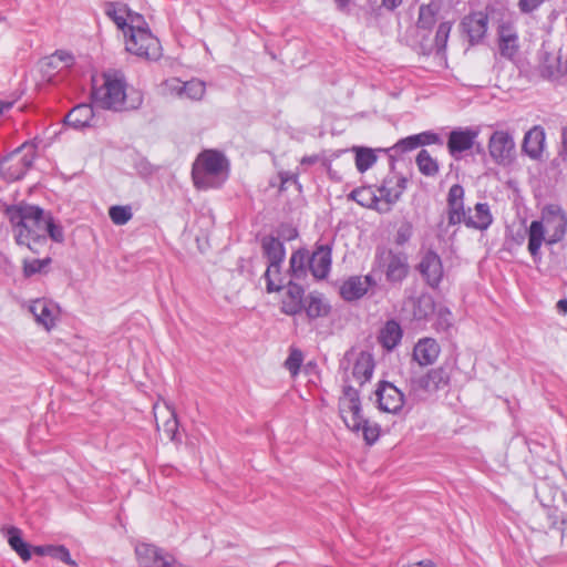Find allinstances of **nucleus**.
<instances>
[{
    "mask_svg": "<svg viewBox=\"0 0 567 567\" xmlns=\"http://www.w3.org/2000/svg\"><path fill=\"white\" fill-rule=\"evenodd\" d=\"M104 12L115 23L117 29L122 31L123 37L130 31L133 19L135 20L136 16H141L122 2H107Z\"/></svg>",
    "mask_w": 567,
    "mask_h": 567,
    "instance_id": "aec40b11",
    "label": "nucleus"
},
{
    "mask_svg": "<svg viewBox=\"0 0 567 567\" xmlns=\"http://www.w3.org/2000/svg\"><path fill=\"white\" fill-rule=\"evenodd\" d=\"M2 535L12 550H14L23 561L31 559V546L23 540L22 530L16 526H3L1 528Z\"/></svg>",
    "mask_w": 567,
    "mask_h": 567,
    "instance_id": "a878e982",
    "label": "nucleus"
},
{
    "mask_svg": "<svg viewBox=\"0 0 567 567\" xmlns=\"http://www.w3.org/2000/svg\"><path fill=\"white\" fill-rule=\"evenodd\" d=\"M449 224L457 225L464 223L466 210L464 209V188L455 184L447 194Z\"/></svg>",
    "mask_w": 567,
    "mask_h": 567,
    "instance_id": "b1692460",
    "label": "nucleus"
},
{
    "mask_svg": "<svg viewBox=\"0 0 567 567\" xmlns=\"http://www.w3.org/2000/svg\"><path fill=\"white\" fill-rule=\"evenodd\" d=\"M557 307L560 311L567 312V299L559 300Z\"/></svg>",
    "mask_w": 567,
    "mask_h": 567,
    "instance_id": "0e129e2a",
    "label": "nucleus"
},
{
    "mask_svg": "<svg viewBox=\"0 0 567 567\" xmlns=\"http://www.w3.org/2000/svg\"><path fill=\"white\" fill-rule=\"evenodd\" d=\"M261 247L265 256L269 261L267 270L264 275L266 279V290L267 292L279 291L281 290V281L279 280V284H277L272 279V274L278 272V268L285 259L284 244L274 236H267L262 239Z\"/></svg>",
    "mask_w": 567,
    "mask_h": 567,
    "instance_id": "9d476101",
    "label": "nucleus"
},
{
    "mask_svg": "<svg viewBox=\"0 0 567 567\" xmlns=\"http://www.w3.org/2000/svg\"><path fill=\"white\" fill-rule=\"evenodd\" d=\"M7 214L17 244L28 247L34 254H40L47 245L48 236L55 243L64 239L62 227L38 206L16 205L9 207Z\"/></svg>",
    "mask_w": 567,
    "mask_h": 567,
    "instance_id": "f257e3e1",
    "label": "nucleus"
},
{
    "mask_svg": "<svg viewBox=\"0 0 567 567\" xmlns=\"http://www.w3.org/2000/svg\"><path fill=\"white\" fill-rule=\"evenodd\" d=\"M109 216L113 224L123 226L132 219L133 213L131 206L114 205L110 207Z\"/></svg>",
    "mask_w": 567,
    "mask_h": 567,
    "instance_id": "58836bf2",
    "label": "nucleus"
},
{
    "mask_svg": "<svg viewBox=\"0 0 567 567\" xmlns=\"http://www.w3.org/2000/svg\"><path fill=\"white\" fill-rule=\"evenodd\" d=\"M441 348L433 338L420 339L413 349V360L421 367L433 364L439 358Z\"/></svg>",
    "mask_w": 567,
    "mask_h": 567,
    "instance_id": "393cba45",
    "label": "nucleus"
},
{
    "mask_svg": "<svg viewBox=\"0 0 567 567\" xmlns=\"http://www.w3.org/2000/svg\"><path fill=\"white\" fill-rule=\"evenodd\" d=\"M319 254V243L315 244L312 254L307 249H299L295 251L290 258V270L293 279L306 278L308 272L313 278V281L319 280V268L315 266L316 257Z\"/></svg>",
    "mask_w": 567,
    "mask_h": 567,
    "instance_id": "f8f14e48",
    "label": "nucleus"
},
{
    "mask_svg": "<svg viewBox=\"0 0 567 567\" xmlns=\"http://www.w3.org/2000/svg\"><path fill=\"white\" fill-rule=\"evenodd\" d=\"M383 2V6L386 7L388 9H395L396 7H399L402 2V0H382Z\"/></svg>",
    "mask_w": 567,
    "mask_h": 567,
    "instance_id": "052dcab7",
    "label": "nucleus"
},
{
    "mask_svg": "<svg viewBox=\"0 0 567 567\" xmlns=\"http://www.w3.org/2000/svg\"><path fill=\"white\" fill-rule=\"evenodd\" d=\"M37 324L43 327L47 331L53 329L60 319V307L52 300L39 298L32 300L29 306Z\"/></svg>",
    "mask_w": 567,
    "mask_h": 567,
    "instance_id": "4468645a",
    "label": "nucleus"
},
{
    "mask_svg": "<svg viewBox=\"0 0 567 567\" xmlns=\"http://www.w3.org/2000/svg\"><path fill=\"white\" fill-rule=\"evenodd\" d=\"M50 262H51V258L24 260L23 261V275L25 277H31L35 274H39Z\"/></svg>",
    "mask_w": 567,
    "mask_h": 567,
    "instance_id": "37998d69",
    "label": "nucleus"
},
{
    "mask_svg": "<svg viewBox=\"0 0 567 567\" xmlns=\"http://www.w3.org/2000/svg\"><path fill=\"white\" fill-rule=\"evenodd\" d=\"M286 240H291L297 237V230L292 227H285L280 234Z\"/></svg>",
    "mask_w": 567,
    "mask_h": 567,
    "instance_id": "bf43d9fd",
    "label": "nucleus"
},
{
    "mask_svg": "<svg viewBox=\"0 0 567 567\" xmlns=\"http://www.w3.org/2000/svg\"><path fill=\"white\" fill-rule=\"evenodd\" d=\"M379 409L388 413H398L404 404V394L394 384L381 382L375 391Z\"/></svg>",
    "mask_w": 567,
    "mask_h": 567,
    "instance_id": "f3484780",
    "label": "nucleus"
},
{
    "mask_svg": "<svg viewBox=\"0 0 567 567\" xmlns=\"http://www.w3.org/2000/svg\"><path fill=\"white\" fill-rule=\"evenodd\" d=\"M416 136L419 138L417 140L419 146L440 143V137L435 133L423 132V133L416 134Z\"/></svg>",
    "mask_w": 567,
    "mask_h": 567,
    "instance_id": "603ef678",
    "label": "nucleus"
},
{
    "mask_svg": "<svg viewBox=\"0 0 567 567\" xmlns=\"http://www.w3.org/2000/svg\"><path fill=\"white\" fill-rule=\"evenodd\" d=\"M35 158V146L23 143L0 161V177L14 182L24 176Z\"/></svg>",
    "mask_w": 567,
    "mask_h": 567,
    "instance_id": "0eeeda50",
    "label": "nucleus"
},
{
    "mask_svg": "<svg viewBox=\"0 0 567 567\" xmlns=\"http://www.w3.org/2000/svg\"><path fill=\"white\" fill-rule=\"evenodd\" d=\"M478 136V131L474 128H457L450 133L447 148L450 154L458 158V156L471 150Z\"/></svg>",
    "mask_w": 567,
    "mask_h": 567,
    "instance_id": "6ab92c4d",
    "label": "nucleus"
},
{
    "mask_svg": "<svg viewBox=\"0 0 567 567\" xmlns=\"http://www.w3.org/2000/svg\"><path fill=\"white\" fill-rule=\"evenodd\" d=\"M339 8L343 9L347 7L350 0H334Z\"/></svg>",
    "mask_w": 567,
    "mask_h": 567,
    "instance_id": "338daca9",
    "label": "nucleus"
},
{
    "mask_svg": "<svg viewBox=\"0 0 567 567\" xmlns=\"http://www.w3.org/2000/svg\"><path fill=\"white\" fill-rule=\"evenodd\" d=\"M350 197L359 205L379 212L377 189H373L372 187H359L351 192Z\"/></svg>",
    "mask_w": 567,
    "mask_h": 567,
    "instance_id": "72a5a7b5",
    "label": "nucleus"
},
{
    "mask_svg": "<svg viewBox=\"0 0 567 567\" xmlns=\"http://www.w3.org/2000/svg\"><path fill=\"white\" fill-rule=\"evenodd\" d=\"M487 148L492 159L499 165H508L515 157L516 144L513 131L497 127L491 134Z\"/></svg>",
    "mask_w": 567,
    "mask_h": 567,
    "instance_id": "1a4fd4ad",
    "label": "nucleus"
},
{
    "mask_svg": "<svg viewBox=\"0 0 567 567\" xmlns=\"http://www.w3.org/2000/svg\"><path fill=\"white\" fill-rule=\"evenodd\" d=\"M303 292L305 290L300 285L290 281L281 302L282 312L290 316L299 313L303 308Z\"/></svg>",
    "mask_w": 567,
    "mask_h": 567,
    "instance_id": "c85d7f7f",
    "label": "nucleus"
},
{
    "mask_svg": "<svg viewBox=\"0 0 567 567\" xmlns=\"http://www.w3.org/2000/svg\"><path fill=\"white\" fill-rule=\"evenodd\" d=\"M544 0H519V8L524 12L535 10Z\"/></svg>",
    "mask_w": 567,
    "mask_h": 567,
    "instance_id": "5fc2aeb1",
    "label": "nucleus"
},
{
    "mask_svg": "<svg viewBox=\"0 0 567 567\" xmlns=\"http://www.w3.org/2000/svg\"><path fill=\"white\" fill-rule=\"evenodd\" d=\"M499 52L504 58L509 60H513L518 53V38L511 28H501Z\"/></svg>",
    "mask_w": 567,
    "mask_h": 567,
    "instance_id": "2f4dec72",
    "label": "nucleus"
},
{
    "mask_svg": "<svg viewBox=\"0 0 567 567\" xmlns=\"http://www.w3.org/2000/svg\"><path fill=\"white\" fill-rule=\"evenodd\" d=\"M493 223L489 206L486 203H477L473 209H468L464 219L467 227L485 230Z\"/></svg>",
    "mask_w": 567,
    "mask_h": 567,
    "instance_id": "cd10ccee",
    "label": "nucleus"
},
{
    "mask_svg": "<svg viewBox=\"0 0 567 567\" xmlns=\"http://www.w3.org/2000/svg\"><path fill=\"white\" fill-rule=\"evenodd\" d=\"M559 154L564 161H567V124L561 130V148Z\"/></svg>",
    "mask_w": 567,
    "mask_h": 567,
    "instance_id": "4d7b16f0",
    "label": "nucleus"
},
{
    "mask_svg": "<svg viewBox=\"0 0 567 567\" xmlns=\"http://www.w3.org/2000/svg\"><path fill=\"white\" fill-rule=\"evenodd\" d=\"M331 264V249L329 246L321 245V279L324 278Z\"/></svg>",
    "mask_w": 567,
    "mask_h": 567,
    "instance_id": "3c124183",
    "label": "nucleus"
},
{
    "mask_svg": "<svg viewBox=\"0 0 567 567\" xmlns=\"http://www.w3.org/2000/svg\"><path fill=\"white\" fill-rule=\"evenodd\" d=\"M178 421L174 412H169V417L163 424V431L171 441H176Z\"/></svg>",
    "mask_w": 567,
    "mask_h": 567,
    "instance_id": "49530a36",
    "label": "nucleus"
},
{
    "mask_svg": "<svg viewBox=\"0 0 567 567\" xmlns=\"http://www.w3.org/2000/svg\"><path fill=\"white\" fill-rule=\"evenodd\" d=\"M50 557L63 561L69 566H76V563L71 557L70 550L63 545H52Z\"/></svg>",
    "mask_w": 567,
    "mask_h": 567,
    "instance_id": "c03bdc74",
    "label": "nucleus"
},
{
    "mask_svg": "<svg viewBox=\"0 0 567 567\" xmlns=\"http://www.w3.org/2000/svg\"><path fill=\"white\" fill-rule=\"evenodd\" d=\"M545 146V130L536 125L526 132L522 148L530 158H539Z\"/></svg>",
    "mask_w": 567,
    "mask_h": 567,
    "instance_id": "bb28decb",
    "label": "nucleus"
},
{
    "mask_svg": "<svg viewBox=\"0 0 567 567\" xmlns=\"http://www.w3.org/2000/svg\"><path fill=\"white\" fill-rule=\"evenodd\" d=\"M316 369V363L312 362V361H309L305 367H303V372L306 374H311L313 372V370Z\"/></svg>",
    "mask_w": 567,
    "mask_h": 567,
    "instance_id": "680f3d73",
    "label": "nucleus"
},
{
    "mask_svg": "<svg viewBox=\"0 0 567 567\" xmlns=\"http://www.w3.org/2000/svg\"><path fill=\"white\" fill-rule=\"evenodd\" d=\"M374 285L375 280L370 275L352 276L342 284L340 293L344 300H357L363 297Z\"/></svg>",
    "mask_w": 567,
    "mask_h": 567,
    "instance_id": "412c9836",
    "label": "nucleus"
},
{
    "mask_svg": "<svg viewBox=\"0 0 567 567\" xmlns=\"http://www.w3.org/2000/svg\"><path fill=\"white\" fill-rule=\"evenodd\" d=\"M93 104L103 110L124 112L137 110L143 103L140 91H127V83L121 71L103 72L100 79H93Z\"/></svg>",
    "mask_w": 567,
    "mask_h": 567,
    "instance_id": "f03ea898",
    "label": "nucleus"
},
{
    "mask_svg": "<svg viewBox=\"0 0 567 567\" xmlns=\"http://www.w3.org/2000/svg\"><path fill=\"white\" fill-rule=\"evenodd\" d=\"M405 182V178L398 176H389L383 181L382 185L377 188L379 213H388L391 210L393 204H395L403 194Z\"/></svg>",
    "mask_w": 567,
    "mask_h": 567,
    "instance_id": "2eb2a0df",
    "label": "nucleus"
},
{
    "mask_svg": "<svg viewBox=\"0 0 567 567\" xmlns=\"http://www.w3.org/2000/svg\"><path fill=\"white\" fill-rule=\"evenodd\" d=\"M309 318L316 319L319 317V299L311 297V301L306 309Z\"/></svg>",
    "mask_w": 567,
    "mask_h": 567,
    "instance_id": "6e6d98bb",
    "label": "nucleus"
},
{
    "mask_svg": "<svg viewBox=\"0 0 567 567\" xmlns=\"http://www.w3.org/2000/svg\"><path fill=\"white\" fill-rule=\"evenodd\" d=\"M417 140L419 138H417L416 134L415 135H411V136H408L405 138L400 140L395 144L394 147L398 151H401V152L412 151V150L419 147V141Z\"/></svg>",
    "mask_w": 567,
    "mask_h": 567,
    "instance_id": "de8ad7c7",
    "label": "nucleus"
},
{
    "mask_svg": "<svg viewBox=\"0 0 567 567\" xmlns=\"http://www.w3.org/2000/svg\"><path fill=\"white\" fill-rule=\"evenodd\" d=\"M410 394L415 396H421L422 393H431L434 392L432 389V384L430 383V379H427V373L414 377L409 382Z\"/></svg>",
    "mask_w": 567,
    "mask_h": 567,
    "instance_id": "a19ab883",
    "label": "nucleus"
},
{
    "mask_svg": "<svg viewBox=\"0 0 567 567\" xmlns=\"http://www.w3.org/2000/svg\"><path fill=\"white\" fill-rule=\"evenodd\" d=\"M341 365L346 372L347 381L363 385L372 378L374 359L368 351L352 349L346 353Z\"/></svg>",
    "mask_w": 567,
    "mask_h": 567,
    "instance_id": "6e6552de",
    "label": "nucleus"
},
{
    "mask_svg": "<svg viewBox=\"0 0 567 567\" xmlns=\"http://www.w3.org/2000/svg\"><path fill=\"white\" fill-rule=\"evenodd\" d=\"M279 176H280V181H281V184H280L281 190L287 189L290 184H297L296 176L292 173L281 172L279 174Z\"/></svg>",
    "mask_w": 567,
    "mask_h": 567,
    "instance_id": "864d4df0",
    "label": "nucleus"
},
{
    "mask_svg": "<svg viewBox=\"0 0 567 567\" xmlns=\"http://www.w3.org/2000/svg\"><path fill=\"white\" fill-rule=\"evenodd\" d=\"M452 326V313L449 309H439L437 311V327L442 330H446Z\"/></svg>",
    "mask_w": 567,
    "mask_h": 567,
    "instance_id": "09e8293b",
    "label": "nucleus"
},
{
    "mask_svg": "<svg viewBox=\"0 0 567 567\" xmlns=\"http://www.w3.org/2000/svg\"><path fill=\"white\" fill-rule=\"evenodd\" d=\"M434 300L429 295H422L417 299L413 300V317L417 320L425 319L434 312Z\"/></svg>",
    "mask_w": 567,
    "mask_h": 567,
    "instance_id": "e433bc0d",
    "label": "nucleus"
},
{
    "mask_svg": "<svg viewBox=\"0 0 567 567\" xmlns=\"http://www.w3.org/2000/svg\"><path fill=\"white\" fill-rule=\"evenodd\" d=\"M539 72L545 79H559L567 73V62L561 60L559 52H544L540 55Z\"/></svg>",
    "mask_w": 567,
    "mask_h": 567,
    "instance_id": "5701e85b",
    "label": "nucleus"
},
{
    "mask_svg": "<svg viewBox=\"0 0 567 567\" xmlns=\"http://www.w3.org/2000/svg\"><path fill=\"white\" fill-rule=\"evenodd\" d=\"M166 86L171 93L192 101L202 100L206 91L205 82L198 79H192L187 82H183L178 79H172L166 82Z\"/></svg>",
    "mask_w": 567,
    "mask_h": 567,
    "instance_id": "a211bd4d",
    "label": "nucleus"
},
{
    "mask_svg": "<svg viewBox=\"0 0 567 567\" xmlns=\"http://www.w3.org/2000/svg\"><path fill=\"white\" fill-rule=\"evenodd\" d=\"M94 117L93 106L90 104H79L74 106L65 116V124L81 130L92 125Z\"/></svg>",
    "mask_w": 567,
    "mask_h": 567,
    "instance_id": "7c9ffc66",
    "label": "nucleus"
},
{
    "mask_svg": "<svg viewBox=\"0 0 567 567\" xmlns=\"http://www.w3.org/2000/svg\"><path fill=\"white\" fill-rule=\"evenodd\" d=\"M12 107V103H7V104H1L0 103V114L4 111V110H9Z\"/></svg>",
    "mask_w": 567,
    "mask_h": 567,
    "instance_id": "774afa93",
    "label": "nucleus"
},
{
    "mask_svg": "<svg viewBox=\"0 0 567 567\" xmlns=\"http://www.w3.org/2000/svg\"><path fill=\"white\" fill-rule=\"evenodd\" d=\"M416 165L419 171L426 176H434L439 172V164L432 157L429 151L421 150L416 155Z\"/></svg>",
    "mask_w": 567,
    "mask_h": 567,
    "instance_id": "c9c22d12",
    "label": "nucleus"
},
{
    "mask_svg": "<svg viewBox=\"0 0 567 567\" xmlns=\"http://www.w3.org/2000/svg\"><path fill=\"white\" fill-rule=\"evenodd\" d=\"M303 354L298 348L291 347L288 358L284 362V367L289 371L292 378H296L301 370Z\"/></svg>",
    "mask_w": 567,
    "mask_h": 567,
    "instance_id": "4c0bfd02",
    "label": "nucleus"
},
{
    "mask_svg": "<svg viewBox=\"0 0 567 567\" xmlns=\"http://www.w3.org/2000/svg\"><path fill=\"white\" fill-rule=\"evenodd\" d=\"M401 339L402 329L394 320L388 321L379 334V341L386 350L394 349L400 343Z\"/></svg>",
    "mask_w": 567,
    "mask_h": 567,
    "instance_id": "473e14b6",
    "label": "nucleus"
},
{
    "mask_svg": "<svg viewBox=\"0 0 567 567\" xmlns=\"http://www.w3.org/2000/svg\"><path fill=\"white\" fill-rule=\"evenodd\" d=\"M427 379H430V383L432 384V389L437 391L447 385L450 381V377L445 369L436 368L432 369L427 372Z\"/></svg>",
    "mask_w": 567,
    "mask_h": 567,
    "instance_id": "79ce46f5",
    "label": "nucleus"
},
{
    "mask_svg": "<svg viewBox=\"0 0 567 567\" xmlns=\"http://www.w3.org/2000/svg\"><path fill=\"white\" fill-rule=\"evenodd\" d=\"M125 50L146 60H158L162 55L159 40L152 33L143 16L133 19L130 31L124 35Z\"/></svg>",
    "mask_w": 567,
    "mask_h": 567,
    "instance_id": "423d86ee",
    "label": "nucleus"
},
{
    "mask_svg": "<svg viewBox=\"0 0 567 567\" xmlns=\"http://www.w3.org/2000/svg\"><path fill=\"white\" fill-rule=\"evenodd\" d=\"M452 25L450 22L440 23L435 34V47L437 51L445 49Z\"/></svg>",
    "mask_w": 567,
    "mask_h": 567,
    "instance_id": "a18cd8bd",
    "label": "nucleus"
},
{
    "mask_svg": "<svg viewBox=\"0 0 567 567\" xmlns=\"http://www.w3.org/2000/svg\"><path fill=\"white\" fill-rule=\"evenodd\" d=\"M339 413L348 429L354 432L362 431L368 444H373L379 439V426L364 417L359 391L350 384L343 386L339 399Z\"/></svg>",
    "mask_w": 567,
    "mask_h": 567,
    "instance_id": "39448f33",
    "label": "nucleus"
},
{
    "mask_svg": "<svg viewBox=\"0 0 567 567\" xmlns=\"http://www.w3.org/2000/svg\"><path fill=\"white\" fill-rule=\"evenodd\" d=\"M437 7L433 3L421 6L417 25L422 29H431L436 21Z\"/></svg>",
    "mask_w": 567,
    "mask_h": 567,
    "instance_id": "ea45409f",
    "label": "nucleus"
},
{
    "mask_svg": "<svg viewBox=\"0 0 567 567\" xmlns=\"http://www.w3.org/2000/svg\"><path fill=\"white\" fill-rule=\"evenodd\" d=\"M377 261L390 282H401L409 274L408 256L404 252L382 249L377 252Z\"/></svg>",
    "mask_w": 567,
    "mask_h": 567,
    "instance_id": "9b49d317",
    "label": "nucleus"
},
{
    "mask_svg": "<svg viewBox=\"0 0 567 567\" xmlns=\"http://www.w3.org/2000/svg\"><path fill=\"white\" fill-rule=\"evenodd\" d=\"M487 22V14L480 11L465 17L462 24L465 32L468 34L470 40L472 42H476L486 33Z\"/></svg>",
    "mask_w": 567,
    "mask_h": 567,
    "instance_id": "c756f323",
    "label": "nucleus"
},
{
    "mask_svg": "<svg viewBox=\"0 0 567 567\" xmlns=\"http://www.w3.org/2000/svg\"><path fill=\"white\" fill-rule=\"evenodd\" d=\"M419 270L431 287H436L443 277V266L440 256L427 251L419 264Z\"/></svg>",
    "mask_w": 567,
    "mask_h": 567,
    "instance_id": "4be33fe9",
    "label": "nucleus"
},
{
    "mask_svg": "<svg viewBox=\"0 0 567 567\" xmlns=\"http://www.w3.org/2000/svg\"><path fill=\"white\" fill-rule=\"evenodd\" d=\"M73 60L74 59L72 54L65 51H56L52 55L44 58L40 62L41 81L39 82V85L44 83H55V78L59 75V73L63 69L72 65Z\"/></svg>",
    "mask_w": 567,
    "mask_h": 567,
    "instance_id": "dca6fc26",
    "label": "nucleus"
},
{
    "mask_svg": "<svg viewBox=\"0 0 567 567\" xmlns=\"http://www.w3.org/2000/svg\"><path fill=\"white\" fill-rule=\"evenodd\" d=\"M318 159L317 155H313V156H306L301 159V165H306V164H313L316 163Z\"/></svg>",
    "mask_w": 567,
    "mask_h": 567,
    "instance_id": "e2e57ef3",
    "label": "nucleus"
},
{
    "mask_svg": "<svg viewBox=\"0 0 567 567\" xmlns=\"http://www.w3.org/2000/svg\"><path fill=\"white\" fill-rule=\"evenodd\" d=\"M135 554L141 567H182L172 555L151 544L136 545Z\"/></svg>",
    "mask_w": 567,
    "mask_h": 567,
    "instance_id": "ddd939ff",
    "label": "nucleus"
},
{
    "mask_svg": "<svg viewBox=\"0 0 567 567\" xmlns=\"http://www.w3.org/2000/svg\"><path fill=\"white\" fill-rule=\"evenodd\" d=\"M567 229V217L558 205H547L542 210V218L533 220L528 227V251L535 261L540 259L543 243L554 245L560 241Z\"/></svg>",
    "mask_w": 567,
    "mask_h": 567,
    "instance_id": "7ed1b4c3",
    "label": "nucleus"
},
{
    "mask_svg": "<svg viewBox=\"0 0 567 567\" xmlns=\"http://www.w3.org/2000/svg\"><path fill=\"white\" fill-rule=\"evenodd\" d=\"M229 176V162L216 150H205L195 159L192 168L194 185L198 189L220 187Z\"/></svg>",
    "mask_w": 567,
    "mask_h": 567,
    "instance_id": "20e7f679",
    "label": "nucleus"
},
{
    "mask_svg": "<svg viewBox=\"0 0 567 567\" xmlns=\"http://www.w3.org/2000/svg\"><path fill=\"white\" fill-rule=\"evenodd\" d=\"M52 545H41V546H34L31 547V554L34 553L39 556H50Z\"/></svg>",
    "mask_w": 567,
    "mask_h": 567,
    "instance_id": "13d9d810",
    "label": "nucleus"
},
{
    "mask_svg": "<svg viewBox=\"0 0 567 567\" xmlns=\"http://www.w3.org/2000/svg\"><path fill=\"white\" fill-rule=\"evenodd\" d=\"M412 236V227L410 224H403L396 231L395 243L398 245H404Z\"/></svg>",
    "mask_w": 567,
    "mask_h": 567,
    "instance_id": "8fccbe9b",
    "label": "nucleus"
},
{
    "mask_svg": "<svg viewBox=\"0 0 567 567\" xmlns=\"http://www.w3.org/2000/svg\"><path fill=\"white\" fill-rule=\"evenodd\" d=\"M272 279L279 284V280L282 281L281 275H280V267L278 268V272L272 274ZM284 287V282H281V288Z\"/></svg>",
    "mask_w": 567,
    "mask_h": 567,
    "instance_id": "69168bd1",
    "label": "nucleus"
},
{
    "mask_svg": "<svg viewBox=\"0 0 567 567\" xmlns=\"http://www.w3.org/2000/svg\"><path fill=\"white\" fill-rule=\"evenodd\" d=\"M352 152L355 154V167L360 173H364L377 162L378 157L372 148L354 146Z\"/></svg>",
    "mask_w": 567,
    "mask_h": 567,
    "instance_id": "f704fd0d",
    "label": "nucleus"
}]
</instances>
